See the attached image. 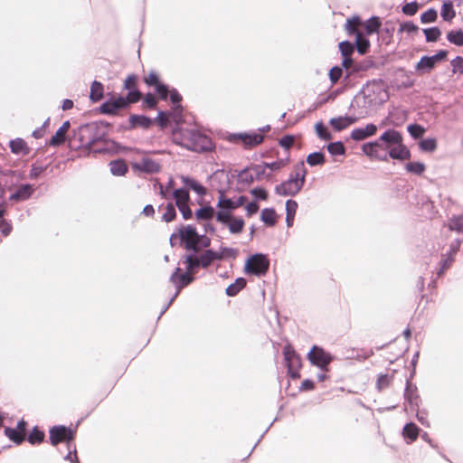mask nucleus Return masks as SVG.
<instances>
[{
  "label": "nucleus",
  "instance_id": "9d476101",
  "mask_svg": "<svg viewBox=\"0 0 463 463\" xmlns=\"http://www.w3.org/2000/svg\"><path fill=\"white\" fill-rule=\"evenodd\" d=\"M195 279L194 275L188 271H182L181 268L177 267L171 274L169 280L173 283L178 291H181L184 288L193 283Z\"/></svg>",
  "mask_w": 463,
  "mask_h": 463
},
{
  "label": "nucleus",
  "instance_id": "c756f323",
  "mask_svg": "<svg viewBox=\"0 0 463 463\" xmlns=\"http://www.w3.org/2000/svg\"><path fill=\"white\" fill-rule=\"evenodd\" d=\"M109 165L110 173L115 176H124L128 171V166L123 159L113 160Z\"/></svg>",
  "mask_w": 463,
  "mask_h": 463
},
{
  "label": "nucleus",
  "instance_id": "9b49d317",
  "mask_svg": "<svg viewBox=\"0 0 463 463\" xmlns=\"http://www.w3.org/2000/svg\"><path fill=\"white\" fill-rule=\"evenodd\" d=\"M74 434L71 429L64 426H54L50 430V442L56 446L59 443L73 439Z\"/></svg>",
  "mask_w": 463,
  "mask_h": 463
},
{
  "label": "nucleus",
  "instance_id": "69168bd1",
  "mask_svg": "<svg viewBox=\"0 0 463 463\" xmlns=\"http://www.w3.org/2000/svg\"><path fill=\"white\" fill-rule=\"evenodd\" d=\"M218 253L221 255V260L223 259H235L238 255V250L231 247L222 246Z\"/></svg>",
  "mask_w": 463,
  "mask_h": 463
},
{
  "label": "nucleus",
  "instance_id": "2eb2a0df",
  "mask_svg": "<svg viewBox=\"0 0 463 463\" xmlns=\"http://www.w3.org/2000/svg\"><path fill=\"white\" fill-rule=\"evenodd\" d=\"M377 126L373 123H368L364 128H356L352 130L350 138L354 141H363L374 136L377 132Z\"/></svg>",
  "mask_w": 463,
  "mask_h": 463
},
{
  "label": "nucleus",
  "instance_id": "f03ea898",
  "mask_svg": "<svg viewBox=\"0 0 463 463\" xmlns=\"http://www.w3.org/2000/svg\"><path fill=\"white\" fill-rule=\"evenodd\" d=\"M307 170L303 161L298 162L294 165V170L289 174L287 180L277 184L274 191L281 196H295L304 187Z\"/></svg>",
  "mask_w": 463,
  "mask_h": 463
},
{
  "label": "nucleus",
  "instance_id": "79ce46f5",
  "mask_svg": "<svg viewBox=\"0 0 463 463\" xmlns=\"http://www.w3.org/2000/svg\"><path fill=\"white\" fill-rule=\"evenodd\" d=\"M419 428L416 424L410 422L407 423L402 430V435L405 439H408L410 442H413L418 439Z\"/></svg>",
  "mask_w": 463,
  "mask_h": 463
},
{
  "label": "nucleus",
  "instance_id": "4be33fe9",
  "mask_svg": "<svg viewBox=\"0 0 463 463\" xmlns=\"http://www.w3.org/2000/svg\"><path fill=\"white\" fill-rule=\"evenodd\" d=\"M353 35L355 36L354 45L357 52L361 55L367 53L371 46L368 34L364 33L361 31H357L356 33H354Z\"/></svg>",
  "mask_w": 463,
  "mask_h": 463
},
{
  "label": "nucleus",
  "instance_id": "5fc2aeb1",
  "mask_svg": "<svg viewBox=\"0 0 463 463\" xmlns=\"http://www.w3.org/2000/svg\"><path fill=\"white\" fill-rule=\"evenodd\" d=\"M45 434L38 427H34L28 436V441L32 445L40 444L43 441Z\"/></svg>",
  "mask_w": 463,
  "mask_h": 463
},
{
  "label": "nucleus",
  "instance_id": "393cba45",
  "mask_svg": "<svg viewBox=\"0 0 463 463\" xmlns=\"http://www.w3.org/2000/svg\"><path fill=\"white\" fill-rule=\"evenodd\" d=\"M9 147L13 154L26 156L30 153V147L27 143L21 137L10 140Z\"/></svg>",
  "mask_w": 463,
  "mask_h": 463
},
{
  "label": "nucleus",
  "instance_id": "052dcab7",
  "mask_svg": "<svg viewBox=\"0 0 463 463\" xmlns=\"http://www.w3.org/2000/svg\"><path fill=\"white\" fill-rule=\"evenodd\" d=\"M175 203H168L165 207V212L162 216V220L165 222H171L176 218Z\"/></svg>",
  "mask_w": 463,
  "mask_h": 463
},
{
  "label": "nucleus",
  "instance_id": "72a5a7b5",
  "mask_svg": "<svg viewBox=\"0 0 463 463\" xmlns=\"http://www.w3.org/2000/svg\"><path fill=\"white\" fill-rule=\"evenodd\" d=\"M172 196L175 200V205H177V203H189L191 201L189 190L185 185L181 188L174 189L172 192Z\"/></svg>",
  "mask_w": 463,
  "mask_h": 463
},
{
  "label": "nucleus",
  "instance_id": "bb28decb",
  "mask_svg": "<svg viewBox=\"0 0 463 463\" xmlns=\"http://www.w3.org/2000/svg\"><path fill=\"white\" fill-rule=\"evenodd\" d=\"M197 235V230L193 224H181L180 227L178 228V237L180 238L181 244L184 247L185 240H193L192 238L196 239Z\"/></svg>",
  "mask_w": 463,
  "mask_h": 463
},
{
  "label": "nucleus",
  "instance_id": "f704fd0d",
  "mask_svg": "<svg viewBox=\"0 0 463 463\" xmlns=\"http://www.w3.org/2000/svg\"><path fill=\"white\" fill-rule=\"evenodd\" d=\"M373 66V61L369 60H364L361 61H354L353 68L350 72H347L344 78V80H346L350 76L359 73L361 71H365Z\"/></svg>",
  "mask_w": 463,
  "mask_h": 463
},
{
  "label": "nucleus",
  "instance_id": "f257e3e1",
  "mask_svg": "<svg viewBox=\"0 0 463 463\" xmlns=\"http://www.w3.org/2000/svg\"><path fill=\"white\" fill-rule=\"evenodd\" d=\"M73 138L78 140L77 149H81L86 156L91 154H118L122 146L108 138V132L99 129L96 123H86L73 130Z\"/></svg>",
  "mask_w": 463,
  "mask_h": 463
},
{
  "label": "nucleus",
  "instance_id": "58836bf2",
  "mask_svg": "<svg viewBox=\"0 0 463 463\" xmlns=\"http://www.w3.org/2000/svg\"><path fill=\"white\" fill-rule=\"evenodd\" d=\"M306 161L311 167L323 165L326 163V156L322 151H315L307 156Z\"/></svg>",
  "mask_w": 463,
  "mask_h": 463
},
{
  "label": "nucleus",
  "instance_id": "20e7f679",
  "mask_svg": "<svg viewBox=\"0 0 463 463\" xmlns=\"http://www.w3.org/2000/svg\"><path fill=\"white\" fill-rule=\"evenodd\" d=\"M270 261L267 254L256 252L251 254L245 261L243 271L250 276L258 278L265 276L269 269Z\"/></svg>",
  "mask_w": 463,
  "mask_h": 463
},
{
  "label": "nucleus",
  "instance_id": "4d7b16f0",
  "mask_svg": "<svg viewBox=\"0 0 463 463\" xmlns=\"http://www.w3.org/2000/svg\"><path fill=\"white\" fill-rule=\"evenodd\" d=\"M345 68L341 65L333 66L328 72L329 80L332 85L335 84L343 76Z\"/></svg>",
  "mask_w": 463,
  "mask_h": 463
},
{
  "label": "nucleus",
  "instance_id": "a18cd8bd",
  "mask_svg": "<svg viewBox=\"0 0 463 463\" xmlns=\"http://www.w3.org/2000/svg\"><path fill=\"white\" fill-rule=\"evenodd\" d=\"M447 40L456 46H463V30L459 28L448 32Z\"/></svg>",
  "mask_w": 463,
  "mask_h": 463
},
{
  "label": "nucleus",
  "instance_id": "cd10ccee",
  "mask_svg": "<svg viewBox=\"0 0 463 463\" xmlns=\"http://www.w3.org/2000/svg\"><path fill=\"white\" fill-rule=\"evenodd\" d=\"M260 221L268 227H274L277 223V213L273 207L264 208L261 211Z\"/></svg>",
  "mask_w": 463,
  "mask_h": 463
},
{
  "label": "nucleus",
  "instance_id": "4c0bfd02",
  "mask_svg": "<svg viewBox=\"0 0 463 463\" xmlns=\"http://www.w3.org/2000/svg\"><path fill=\"white\" fill-rule=\"evenodd\" d=\"M213 214L214 208L209 203L200 207L194 212L195 218L198 221H210L213 219Z\"/></svg>",
  "mask_w": 463,
  "mask_h": 463
},
{
  "label": "nucleus",
  "instance_id": "0e129e2a",
  "mask_svg": "<svg viewBox=\"0 0 463 463\" xmlns=\"http://www.w3.org/2000/svg\"><path fill=\"white\" fill-rule=\"evenodd\" d=\"M266 166L264 165V163L262 165H252L250 169L254 172V178L255 180H260L263 176L270 177L271 174H266Z\"/></svg>",
  "mask_w": 463,
  "mask_h": 463
},
{
  "label": "nucleus",
  "instance_id": "ddd939ff",
  "mask_svg": "<svg viewBox=\"0 0 463 463\" xmlns=\"http://www.w3.org/2000/svg\"><path fill=\"white\" fill-rule=\"evenodd\" d=\"M378 141L383 144V148L388 151L390 147L401 145L403 138L402 133L398 130L387 129L380 136Z\"/></svg>",
  "mask_w": 463,
  "mask_h": 463
},
{
  "label": "nucleus",
  "instance_id": "0eeeda50",
  "mask_svg": "<svg viewBox=\"0 0 463 463\" xmlns=\"http://www.w3.org/2000/svg\"><path fill=\"white\" fill-rule=\"evenodd\" d=\"M184 249L189 251V253L184 256L185 268L188 271L194 274L200 268H202L199 260V255L197 254L198 247L195 241L185 240Z\"/></svg>",
  "mask_w": 463,
  "mask_h": 463
},
{
  "label": "nucleus",
  "instance_id": "473e14b6",
  "mask_svg": "<svg viewBox=\"0 0 463 463\" xmlns=\"http://www.w3.org/2000/svg\"><path fill=\"white\" fill-rule=\"evenodd\" d=\"M383 147V146L382 143H380L378 140H374L364 143L362 146V151L366 156L370 158H375V156H377L378 149Z\"/></svg>",
  "mask_w": 463,
  "mask_h": 463
},
{
  "label": "nucleus",
  "instance_id": "a211bd4d",
  "mask_svg": "<svg viewBox=\"0 0 463 463\" xmlns=\"http://www.w3.org/2000/svg\"><path fill=\"white\" fill-rule=\"evenodd\" d=\"M133 167L146 174H156L160 171V165L149 157H143L140 162L135 163Z\"/></svg>",
  "mask_w": 463,
  "mask_h": 463
},
{
  "label": "nucleus",
  "instance_id": "774afa93",
  "mask_svg": "<svg viewBox=\"0 0 463 463\" xmlns=\"http://www.w3.org/2000/svg\"><path fill=\"white\" fill-rule=\"evenodd\" d=\"M419 7H420V5H419V4L416 1H411L410 3H406L402 7V12L405 15L412 16V15H414L418 12Z\"/></svg>",
  "mask_w": 463,
  "mask_h": 463
},
{
  "label": "nucleus",
  "instance_id": "a878e982",
  "mask_svg": "<svg viewBox=\"0 0 463 463\" xmlns=\"http://www.w3.org/2000/svg\"><path fill=\"white\" fill-rule=\"evenodd\" d=\"M0 174L5 177L4 185L11 190L23 179V175L20 173L13 170L1 171Z\"/></svg>",
  "mask_w": 463,
  "mask_h": 463
},
{
  "label": "nucleus",
  "instance_id": "c03bdc74",
  "mask_svg": "<svg viewBox=\"0 0 463 463\" xmlns=\"http://www.w3.org/2000/svg\"><path fill=\"white\" fill-rule=\"evenodd\" d=\"M427 43H436L441 36V30L438 26L422 29Z\"/></svg>",
  "mask_w": 463,
  "mask_h": 463
},
{
  "label": "nucleus",
  "instance_id": "7ed1b4c3",
  "mask_svg": "<svg viewBox=\"0 0 463 463\" xmlns=\"http://www.w3.org/2000/svg\"><path fill=\"white\" fill-rule=\"evenodd\" d=\"M178 144L182 147L196 153L210 152L215 147L208 136L194 129L183 130L181 132V141Z\"/></svg>",
  "mask_w": 463,
  "mask_h": 463
},
{
  "label": "nucleus",
  "instance_id": "c9c22d12",
  "mask_svg": "<svg viewBox=\"0 0 463 463\" xmlns=\"http://www.w3.org/2000/svg\"><path fill=\"white\" fill-rule=\"evenodd\" d=\"M436 65L429 55L422 56L415 65V70L420 73H427L432 71Z\"/></svg>",
  "mask_w": 463,
  "mask_h": 463
},
{
  "label": "nucleus",
  "instance_id": "8fccbe9b",
  "mask_svg": "<svg viewBox=\"0 0 463 463\" xmlns=\"http://www.w3.org/2000/svg\"><path fill=\"white\" fill-rule=\"evenodd\" d=\"M315 130L317 137L322 140L327 141L331 140L333 137L331 132L328 130L326 126L322 121L316 123Z\"/></svg>",
  "mask_w": 463,
  "mask_h": 463
},
{
  "label": "nucleus",
  "instance_id": "a19ab883",
  "mask_svg": "<svg viewBox=\"0 0 463 463\" xmlns=\"http://www.w3.org/2000/svg\"><path fill=\"white\" fill-rule=\"evenodd\" d=\"M141 96L142 93L138 88H132L129 90L127 95L123 96V100L126 101L124 102L126 109H128L131 104L138 102L141 99Z\"/></svg>",
  "mask_w": 463,
  "mask_h": 463
},
{
  "label": "nucleus",
  "instance_id": "e433bc0d",
  "mask_svg": "<svg viewBox=\"0 0 463 463\" xmlns=\"http://www.w3.org/2000/svg\"><path fill=\"white\" fill-rule=\"evenodd\" d=\"M246 285L247 280L244 278H238L226 288L225 293L228 297H235Z\"/></svg>",
  "mask_w": 463,
  "mask_h": 463
},
{
  "label": "nucleus",
  "instance_id": "680f3d73",
  "mask_svg": "<svg viewBox=\"0 0 463 463\" xmlns=\"http://www.w3.org/2000/svg\"><path fill=\"white\" fill-rule=\"evenodd\" d=\"M250 167H245L237 175L238 182L241 184H252L255 181L254 175L249 173Z\"/></svg>",
  "mask_w": 463,
  "mask_h": 463
},
{
  "label": "nucleus",
  "instance_id": "e2e57ef3",
  "mask_svg": "<svg viewBox=\"0 0 463 463\" xmlns=\"http://www.w3.org/2000/svg\"><path fill=\"white\" fill-rule=\"evenodd\" d=\"M170 112L159 110L154 123L156 122L161 128H165L169 125Z\"/></svg>",
  "mask_w": 463,
  "mask_h": 463
},
{
  "label": "nucleus",
  "instance_id": "ea45409f",
  "mask_svg": "<svg viewBox=\"0 0 463 463\" xmlns=\"http://www.w3.org/2000/svg\"><path fill=\"white\" fill-rule=\"evenodd\" d=\"M326 150L333 156H345L346 153V148L340 140L328 143L326 145Z\"/></svg>",
  "mask_w": 463,
  "mask_h": 463
},
{
  "label": "nucleus",
  "instance_id": "7c9ffc66",
  "mask_svg": "<svg viewBox=\"0 0 463 463\" xmlns=\"http://www.w3.org/2000/svg\"><path fill=\"white\" fill-rule=\"evenodd\" d=\"M440 15L446 22H451L456 17V11L453 6V2L450 0H444L440 9Z\"/></svg>",
  "mask_w": 463,
  "mask_h": 463
},
{
  "label": "nucleus",
  "instance_id": "bf43d9fd",
  "mask_svg": "<svg viewBox=\"0 0 463 463\" xmlns=\"http://www.w3.org/2000/svg\"><path fill=\"white\" fill-rule=\"evenodd\" d=\"M144 82L146 85L153 87L155 90L156 86L160 85L163 81H161L159 75L156 71H151L147 76L144 77Z\"/></svg>",
  "mask_w": 463,
  "mask_h": 463
},
{
  "label": "nucleus",
  "instance_id": "f3484780",
  "mask_svg": "<svg viewBox=\"0 0 463 463\" xmlns=\"http://www.w3.org/2000/svg\"><path fill=\"white\" fill-rule=\"evenodd\" d=\"M70 127V121H64L56 130L55 134L49 139V141L46 142V145L53 147L62 145L66 140V132L69 130Z\"/></svg>",
  "mask_w": 463,
  "mask_h": 463
},
{
  "label": "nucleus",
  "instance_id": "dca6fc26",
  "mask_svg": "<svg viewBox=\"0 0 463 463\" xmlns=\"http://www.w3.org/2000/svg\"><path fill=\"white\" fill-rule=\"evenodd\" d=\"M129 125L125 129L131 130L137 128H149L154 124V119L142 114H131L128 118Z\"/></svg>",
  "mask_w": 463,
  "mask_h": 463
},
{
  "label": "nucleus",
  "instance_id": "5701e85b",
  "mask_svg": "<svg viewBox=\"0 0 463 463\" xmlns=\"http://www.w3.org/2000/svg\"><path fill=\"white\" fill-rule=\"evenodd\" d=\"M199 255V260L203 269H207L213 262L221 260V255L213 249H207Z\"/></svg>",
  "mask_w": 463,
  "mask_h": 463
},
{
  "label": "nucleus",
  "instance_id": "aec40b11",
  "mask_svg": "<svg viewBox=\"0 0 463 463\" xmlns=\"http://www.w3.org/2000/svg\"><path fill=\"white\" fill-rule=\"evenodd\" d=\"M388 156L390 158L399 161H403L411 158V151L409 148L401 142V145H396L394 146L390 147L388 150Z\"/></svg>",
  "mask_w": 463,
  "mask_h": 463
},
{
  "label": "nucleus",
  "instance_id": "6e6d98bb",
  "mask_svg": "<svg viewBox=\"0 0 463 463\" xmlns=\"http://www.w3.org/2000/svg\"><path fill=\"white\" fill-rule=\"evenodd\" d=\"M338 48L342 56H353L354 52V45L348 40H345L339 43Z\"/></svg>",
  "mask_w": 463,
  "mask_h": 463
},
{
  "label": "nucleus",
  "instance_id": "37998d69",
  "mask_svg": "<svg viewBox=\"0 0 463 463\" xmlns=\"http://www.w3.org/2000/svg\"><path fill=\"white\" fill-rule=\"evenodd\" d=\"M448 228L449 231L463 233V213L452 215L449 219Z\"/></svg>",
  "mask_w": 463,
  "mask_h": 463
},
{
  "label": "nucleus",
  "instance_id": "1a4fd4ad",
  "mask_svg": "<svg viewBox=\"0 0 463 463\" xmlns=\"http://www.w3.org/2000/svg\"><path fill=\"white\" fill-rule=\"evenodd\" d=\"M123 96L112 97L101 103L98 108L100 114L115 116L118 111L126 109Z\"/></svg>",
  "mask_w": 463,
  "mask_h": 463
},
{
  "label": "nucleus",
  "instance_id": "49530a36",
  "mask_svg": "<svg viewBox=\"0 0 463 463\" xmlns=\"http://www.w3.org/2000/svg\"><path fill=\"white\" fill-rule=\"evenodd\" d=\"M362 24V18L354 14L351 18H348L345 24V30L348 35L352 36L354 33H356L357 26Z\"/></svg>",
  "mask_w": 463,
  "mask_h": 463
},
{
  "label": "nucleus",
  "instance_id": "b1692460",
  "mask_svg": "<svg viewBox=\"0 0 463 463\" xmlns=\"http://www.w3.org/2000/svg\"><path fill=\"white\" fill-rule=\"evenodd\" d=\"M223 226L228 227L232 234H240L243 232L245 222L242 217L232 215L231 219H227Z\"/></svg>",
  "mask_w": 463,
  "mask_h": 463
},
{
  "label": "nucleus",
  "instance_id": "864d4df0",
  "mask_svg": "<svg viewBox=\"0 0 463 463\" xmlns=\"http://www.w3.org/2000/svg\"><path fill=\"white\" fill-rule=\"evenodd\" d=\"M168 99L170 102L174 106V109H182V100L183 97L179 93V91L175 88H171V90L168 95Z\"/></svg>",
  "mask_w": 463,
  "mask_h": 463
},
{
  "label": "nucleus",
  "instance_id": "423d86ee",
  "mask_svg": "<svg viewBox=\"0 0 463 463\" xmlns=\"http://www.w3.org/2000/svg\"><path fill=\"white\" fill-rule=\"evenodd\" d=\"M227 140L231 143L241 141L244 148L249 149L261 144L264 140V136L261 133L254 131L231 133L227 137Z\"/></svg>",
  "mask_w": 463,
  "mask_h": 463
},
{
  "label": "nucleus",
  "instance_id": "f8f14e48",
  "mask_svg": "<svg viewBox=\"0 0 463 463\" xmlns=\"http://www.w3.org/2000/svg\"><path fill=\"white\" fill-rule=\"evenodd\" d=\"M307 355L311 364L322 370H327L326 367L333 359L331 354L325 352L324 349H310Z\"/></svg>",
  "mask_w": 463,
  "mask_h": 463
},
{
  "label": "nucleus",
  "instance_id": "338daca9",
  "mask_svg": "<svg viewBox=\"0 0 463 463\" xmlns=\"http://www.w3.org/2000/svg\"><path fill=\"white\" fill-rule=\"evenodd\" d=\"M250 194L251 195L254 197V201H266L269 197V194L267 192V190L261 186H258V187H255V188H252L250 190Z\"/></svg>",
  "mask_w": 463,
  "mask_h": 463
},
{
  "label": "nucleus",
  "instance_id": "c85d7f7f",
  "mask_svg": "<svg viewBox=\"0 0 463 463\" xmlns=\"http://www.w3.org/2000/svg\"><path fill=\"white\" fill-rule=\"evenodd\" d=\"M104 96V86L100 81L93 80L90 85V99L93 103L99 102Z\"/></svg>",
  "mask_w": 463,
  "mask_h": 463
},
{
  "label": "nucleus",
  "instance_id": "4468645a",
  "mask_svg": "<svg viewBox=\"0 0 463 463\" xmlns=\"http://www.w3.org/2000/svg\"><path fill=\"white\" fill-rule=\"evenodd\" d=\"M26 422L22 420L15 429L6 427L5 434L14 443L21 444L25 439Z\"/></svg>",
  "mask_w": 463,
  "mask_h": 463
},
{
  "label": "nucleus",
  "instance_id": "de8ad7c7",
  "mask_svg": "<svg viewBox=\"0 0 463 463\" xmlns=\"http://www.w3.org/2000/svg\"><path fill=\"white\" fill-rule=\"evenodd\" d=\"M419 146L422 152L431 153L437 149L438 144L436 138L427 137L420 141Z\"/></svg>",
  "mask_w": 463,
  "mask_h": 463
},
{
  "label": "nucleus",
  "instance_id": "412c9836",
  "mask_svg": "<svg viewBox=\"0 0 463 463\" xmlns=\"http://www.w3.org/2000/svg\"><path fill=\"white\" fill-rule=\"evenodd\" d=\"M183 184L187 186L188 190L194 191L196 194L203 197L207 194V188L203 186L200 182L196 179L189 176V175H181L180 176Z\"/></svg>",
  "mask_w": 463,
  "mask_h": 463
},
{
  "label": "nucleus",
  "instance_id": "2f4dec72",
  "mask_svg": "<svg viewBox=\"0 0 463 463\" xmlns=\"http://www.w3.org/2000/svg\"><path fill=\"white\" fill-rule=\"evenodd\" d=\"M382 26V21L379 16L373 15L364 22V30L366 34L377 33Z\"/></svg>",
  "mask_w": 463,
  "mask_h": 463
},
{
  "label": "nucleus",
  "instance_id": "13d9d810",
  "mask_svg": "<svg viewBox=\"0 0 463 463\" xmlns=\"http://www.w3.org/2000/svg\"><path fill=\"white\" fill-rule=\"evenodd\" d=\"M171 88L168 84L162 82L160 85L156 86L154 90L159 99L167 100Z\"/></svg>",
  "mask_w": 463,
  "mask_h": 463
},
{
  "label": "nucleus",
  "instance_id": "09e8293b",
  "mask_svg": "<svg viewBox=\"0 0 463 463\" xmlns=\"http://www.w3.org/2000/svg\"><path fill=\"white\" fill-rule=\"evenodd\" d=\"M405 169L407 172L411 173L416 175H421L425 169V164L420 161L409 162L405 165Z\"/></svg>",
  "mask_w": 463,
  "mask_h": 463
},
{
  "label": "nucleus",
  "instance_id": "6e6552de",
  "mask_svg": "<svg viewBox=\"0 0 463 463\" xmlns=\"http://www.w3.org/2000/svg\"><path fill=\"white\" fill-rule=\"evenodd\" d=\"M284 357L288 367V373L293 379L300 378L299 370L302 366L301 358L295 349H285Z\"/></svg>",
  "mask_w": 463,
  "mask_h": 463
},
{
  "label": "nucleus",
  "instance_id": "39448f33",
  "mask_svg": "<svg viewBox=\"0 0 463 463\" xmlns=\"http://www.w3.org/2000/svg\"><path fill=\"white\" fill-rule=\"evenodd\" d=\"M216 207L218 211L215 213V219L219 223H224L227 219H231L232 213L237 209L234 201L226 197L222 190H219Z\"/></svg>",
  "mask_w": 463,
  "mask_h": 463
},
{
  "label": "nucleus",
  "instance_id": "603ef678",
  "mask_svg": "<svg viewBox=\"0 0 463 463\" xmlns=\"http://www.w3.org/2000/svg\"><path fill=\"white\" fill-rule=\"evenodd\" d=\"M420 19L421 24L435 23L438 19V11L430 7L420 14Z\"/></svg>",
  "mask_w": 463,
  "mask_h": 463
},
{
  "label": "nucleus",
  "instance_id": "3c124183",
  "mask_svg": "<svg viewBox=\"0 0 463 463\" xmlns=\"http://www.w3.org/2000/svg\"><path fill=\"white\" fill-rule=\"evenodd\" d=\"M407 131L413 139L421 138L426 129L420 124L411 123L407 126Z\"/></svg>",
  "mask_w": 463,
  "mask_h": 463
},
{
  "label": "nucleus",
  "instance_id": "6ab92c4d",
  "mask_svg": "<svg viewBox=\"0 0 463 463\" xmlns=\"http://www.w3.org/2000/svg\"><path fill=\"white\" fill-rule=\"evenodd\" d=\"M34 192L33 185L31 184H24L20 185L15 192L10 194L9 200L14 202H22L29 199Z\"/></svg>",
  "mask_w": 463,
  "mask_h": 463
}]
</instances>
